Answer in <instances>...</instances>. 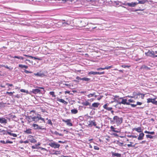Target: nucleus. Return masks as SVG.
I'll list each match as a JSON object with an SVG mask.
<instances>
[{
	"mask_svg": "<svg viewBox=\"0 0 157 157\" xmlns=\"http://www.w3.org/2000/svg\"><path fill=\"white\" fill-rule=\"evenodd\" d=\"M109 119L110 120V123L113 124L116 123L117 126L120 125L123 122V118L119 117L118 116H114L113 119L111 118H109Z\"/></svg>",
	"mask_w": 157,
	"mask_h": 157,
	"instance_id": "1",
	"label": "nucleus"
},
{
	"mask_svg": "<svg viewBox=\"0 0 157 157\" xmlns=\"http://www.w3.org/2000/svg\"><path fill=\"white\" fill-rule=\"evenodd\" d=\"M48 145L51 147L54 148L55 149L56 148H59L60 146V145L59 144H57V143L55 142L49 143Z\"/></svg>",
	"mask_w": 157,
	"mask_h": 157,
	"instance_id": "2",
	"label": "nucleus"
},
{
	"mask_svg": "<svg viewBox=\"0 0 157 157\" xmlns=\"http://www.w3.org/2000/svg\"><path fill=\"white\" fill-rule=\"evenodd\" d=\"M28 117L29 119H32V121H34L35 123H37L39 121L38 115L37 116H34L33 117L31 116H29Z\"/></svg>",
	"mask_w": 157,
	"mask_h": 157,
	"instance_id": "3",
	"label": "nucleus"
},
{
	"mask_svg": "<svg viewBox=\"0 0 157 157\" xmlns=\"http://www.w3.org/2000/svg\"><path fill=\"white\" fill-rule=\"evenodd\" d=\"M32 126L33 127L34 129L35 130H42L44 129V128H42V126H39L37 124H33Z\"/></svg>",
	"mask_w": 157,
	"mask_h": 157,
	"instance_id": "4",
	"label": "nucleus"
},
{
	"mask_svg": "<svg viewBox=\"0 0 157 157\" xmlns=\"http://www.w3.org/2000/svg\"><path fill=\"white\" fill-rule=\"evenodd\" d=\"M89 126H94L96 127V128L99 129L100 127L99 126H96L97 124L95 121H89Z\"/></svg>",
	"mask_w": 157,
	"mask_h": 157,
	"instance_id": "5",
	"label": "nucleus"
},
{
	"mask_svg": "<svg viewBox=\"0 0 157 157\" xmlns=\"http://www.w3.org/2000/svg\"><path fill=\"white\" fill-rule=\"evenodd\" d=\"M7 123V120L6 118L4 117H0V123L5 125Z\"/></svg>",
	"mask_w": 157,
	"mask_h": 157,
	"instance_id": "6",
	"label": "nucleus"
},
{
	"mask_svg": "<svg viewBox=\"0 0 157 157\" xmlns=\"http://www.w3.org/2000/svg\"><path fill=\"white\" fill-rule=\"evenodd\" d=\"M155 53V52L153 51H151L149 50L147 52H145V54L147 56H149L153 58V56Z\"/></svg>",
	"mask_w": 157,
	"mask_h": 157,
	"instance_id": "7",
	"label": "nucleus"
},
{
	"mask_svg": "<svg viewBox=\"0 0 157 157\" xmlns=\"http://www.w3.org/2000/svg\"><path fill=\"white\" fill-rule=\"evenodd\" d=\"M119 101L118 102L119 104L125 105V102L127 100V99H123V98H120L119 99Z\"/></svg>",
	"mask_w": 157,
	"mask_h": 157,
	"instance_id": "8",
	"label": "nucleus"
},
{
	"mask_svg": "<svg viewBox=\"0 0 157 157\" xmlns=\"http://www.w3.org/2000/svg\"><path fill=\"white\" fill-rule=\"evenodd\" d=\"M147 102L149 103L150 102L152 103V104L157 105V101H155L153 98H148L147 99Z\"/></svg>",
	"mask_w": 157,
	"mask_h": 157,
	"instance_id": "9",
	"label": "nucleus"
},
{
	"mask_svg": "<svg viewBox=\"0 0 157 157\" xmlns=\"http://www.w3.org/2000/svg\"><path fill=\"white\" fill-rule=\"evenodd\" d=\"M137 5V2H131V3H126L125 5L131 7H135Z\"/></svg>",
	"mask_w": 157,
	"mask_h": 157,
	"instance_id": "10",
	"label": "nucleus"
},
{
	"mask_svg": "<svg viewBox=\"0 0 157 157\" xmlns=\"http://www.w3.org/2000/svg\"><path fill=\"white\" fill-rule=\"evenodd\" d=\"M62 121L63 122L66 123H67V125L69 126H71L73 125L72 123H71V119H67V120L63 119Z\"/></svg>",
	"mask_w": 157,
	"mask_h": 157,
	"instance_id": "11",
	"label": "nucleus"
},
{
	"mask_svg": "<svg viewBox=\"0 0 157 157\" xmlns=\"http://www.w3.org/2000/svg\"><path fill=\"white\" fill-rule=\"evenodd\" d=\"M59 24L61 23L62 25L63 26H66V25H69L70 23L69 22H68V21H66L65 20H62L61 21L59 22H58Z\"/></svg>",
	"mask_w": 157,
	"mask_h": 157,
	"instance_id": "12",
	"label": "nucleus"
},
{
	"mask_svg": "<svg viewBox=\"0 0 157 157\" xmlns=\"http://www.w3.org/2000/svg\"><path fill=\"white\" fill-rule=\"evenodd\" d=\"M29 140L32 143H35L36 140L33 137V136L31 135H29L28 137Z\"/></svg>",
	"mask_w": 157,
	"mask_h": 157,
	"instance_id": "13",
	"label": "nucleus"
},
{
	"mask_svg": "<svg viewBox=\"0 0 157 157\" xmlns=\"http://www.w3.org/2000/svg\"><path fill=\"white\" fill-rule=\"evenodd\" d=\"M31 92L35 94H40L41 93V90L39 89H33Z\"/></svg>",
	"mask_w": 157,
	"mask_h": 157,
	"instance_id": "14",
	"label": "nucleus"
},
{
	"mask_svg": "<svg viewBox=\"0 0 157 157\" xmlns=\"http://www.w3.org/2000/svg\"><path fill=\"white\" fill-rule=\"evenodd\" d=\"M108 105L109 104L108 103H106L103 105V107L104 109H106L108 111H111L112 109L113 108L112 107H108Z\"/></svg>",
	"mask_w": 157,
	"mask_h": 157,
	"instance_id": "15",
	"label": "nucleus"
},
{
	"mask_svg": "<svg viewBox=\"0 0 157 157\" xmlns=\"http://www.w3.org/2000/svg\"><path fill=\"white\" fill-rule=\"evenodd\" d=\"M112 156L113 157H121V154L116 153L114 152H112Z\"/></svg>",
	"mask_w": 157,
	"mask_h": 157,
	"instance_id": "16",
	"label": "nucleus"
},
{
	"mask_svg": "<svg viewBox=\"0 0 157 157\" xmlns=\"http://www.w3.org/2000/svg\"><path fill=\"white\" fill-rule=\"evenodd\" d=\"M99 104V103H98L94 102L92 104V106H90L89 107V108L91 109H92V107L94 108H98Z\"/></svg>",
	"mask_w": 157,
	"mask_h": 157,
	"instance_id": "17",
	"label": "nucleus"
},
{
	"mask_svg": "<svg viewBox=\"0 0 157 157\" xmlns=\"http://www.w3.org/2000/svg\"><path fill=\"white\" fill-rule=\"evenodd\" d=\"M144 134L142 132L139 134V136L138 137L137 139L138 140H142L144 138Z\"/></svg>",
	"mask_w": 157,
	"mask_h": 157,
	"instance_id": "18",
	"label": "nucleus"
},
{
	"mask_svg": "<svg viewBox=\"0 0 157 157\" xmlns=\"http://www.w3.org/2000/svg\"><path fill=\"white\" fill-rule=\"evenodd\" d=\"M57 101H59L63 103L64 104L67 105V102L65 101L64 100L62 99H59V98H57Z\"/></svg>",
	"mask_w": 157,
	"mask_h": 157,
	"instance_id": "19",
	"label": "nucleus"
},
{
	"mask_svg": "<svg viewBox=\"0 0 157 157\" xmlns=\"http://www.w3.org/2000/svg\"><path fill=\"white\" fill-rule=\"evenodd\" d=\"M82 104L84 106H87V105H90L91 103L88 102L87 101H86L82 103Z\"/></svg>",
	"mask_w": 157,
	"mask_h": 157,
	"instance_id": "20",
	"label": "nucleus"
},
{
	"mask_svg": "<svg viewBox=\"0 0 157 157\" xmlns=\"http://www.w3.org/2000/svg\"><path fill=\"white\" fill-rule=\"evenodd\" d=\"M9 131H11L10 130H9ZM7 132L8 134H9L10 136H12L14 137H16L17 136V134L14 133H11V132H9V130L7 131Z\"/></svg>",
	"mask_w": 157,
	"mask_h": 157,
	"instance_id": "21",
	"label": "nucleus"
},
{
	"mask_svg": "<svg viewBox=\"0 0 157 157\" xmlns=\"http://www.w3.org/2000/svg\"><path fill=\"white\" fill-rule=\"evenodd\" d=\"M32 129L31 128H29L28 129H26V130L24 131V132L25 133L27 134H32Z\"/></svg>",
	"mask_w": 157,
	"mask_h": 157,
	"instance_id": "22",
	"label": "nucleus"
},
{
	"mask_svg": "<svg viewBox=\"0 0 157 157\" xmlns=\"http://www.w3.org/2000/svg\"><path fill=\"white\" fill-rule=\"evenodd\" d=\"M134 129L136 131L138 132H142L141 127H138L137 128H134Z\"/></svg>",
	"mask_w": 157,
	"mask_h": 157,
	"instance_id": "23",
	"label": "nucleus"
},
{
	"mask_svg": "<svg viewBox=\"0 0 157 157\" xmlns=\"http://www.w3.org/2000/svg\"><path fill=\"white\" fill-rule=\"evenodd\" d=\"M11 57L13 58H17L23 60L24 59V58L21 56H12Z\"/></svg>",
	"mask_w": 157,
	"mask_h": 157,
	"instance_id": "24",
	"label": "nucleus"
},
{
	"mask_svg": "<svg viewBox=\"0 0 157 157\" xmlns=\"http://www.w3.org/2000/svg\"><path fill=\"white\" fill-rule=\"evenodd\" d=\"M95 93L94 92L92 94H90L87 95V97L89 98H90V97H93L94 96V97L96 98L97 96V95H95Z\"/></svg>",
	"mask_w": 157,
	"mask_h": 157,
	"instance_id": "25",
	"label": "nucleus"
},
{
	"mask_svg": "<svg viewBox=\"0 0 157 157\" xmlns=\"http://www.w3.org/2000/svg\"><path fill=\"white\" fill-rule=\"evenodd\" d=\"M138 2H137V4H144L146 2H147V0H143L142 1H138Z\"/></svg>",
	"mask_w": 157,
	"mask_h": 157,
	"instance_id": "26",
	"label": "nucleus"
},
{
	"mask_svg": "<svg viewBox=\"0 0 157 157\" xmlns=\"http://www.w3.org/2000/svg\"><path fill=\"white\" fill-rule=\"evenodd\" d=\"M71 113L73 114H75L77 113L78 110L76 109H74L71 110Z\"/></svg>",
	"mask_w": 157,
	"mask_h": 157,
	"instance_id": "27",
	"label": "nucleus"
},
{
	"mask_svg": "<svg viewBox=\"0 0 157 157\" xmlns=\"http://www.w3.org/2000/svg\"><path fill=\"white\" fill-rule=\"evenodd\" d=\"M38 118L39 119V120H40L44 122H45V121L44 119L41 117V116L40 115L38 114Z\"/></svg>",
	"mask_w": 157,
	"mask_h": 157,
	"instance_id": "28",
	"label": "nucleus"
},
{
	"mask_svg": "<svg viewBox=\"0 0 157 157\" xmlns=\"http://www.w3.org/2000/svg\"><path fill=\"white\" fill-rule=\"evenodd\" d=\"M30 57V58L33 59H38L39 60H41L42 59V58H38L36 57H34L32 56Z\"/></svg>",
	"mask_w": 157,
	"mask_h": 157,
	"instance_id": "29",
	"label": "nucleus"
},
{
	"mask_svg": "<svg viewBox=\"0 0 157 157\" xmlns=\"http://www.w3.org/2000/svg\"><path fill=\"white\" fill-rule=\"evenodd\" d=\"M34 74L36 76H37L41 77L42 76L44 75V74H42L39 72H38L36 73H34Z\"/></svg>",
	"mask_w": 157,
	"mask_h": 157,
	"instance_id": "30",
	"label": "nucleus"
},
{
	"mask_svg": "<svg viewBox=\"0 0 157 157\" xmlns=\"http://www.w3.org/2000/svg\"><path fill=\"white\" fill-rule=\"evenodd\" d=\"M54 134H55L56 135H59V136H63V135L61 133H58V132H57V131H55L54 132Z\"/></svg>",
	"mask_w": 157,
	"mask_h": 157,
	"instance_id": "31",
	"label": "nucleus"
},
{
	"mask_svg": "<svg viewBox=\"0 0 157 157\" xmlns=\"http://www.w3.org/2000/svg\"><path fill=\"white\" fill-rule=\"evenodd\" d=\"M90 80V78H85V77L82 78H81V80H82L83 81H88Z\"/></svg>",
	"mask_w": 157,
	"mask_h": 157,
	"instance_id": "32",
	"label": "nucleus"
},
{
	"mask_svg": "<svg viewBox=\"0 0 157 157\" xmlns=\"http://www.w3.org/2000/svg\"><path fill=\"white\" fill-rule=\"evenodd\" d=\"M55 93L54 91H51L49 92V94L52 96V97H55L56 95L54 94Z\"/></svg>",
	"mask_w": 157,
	"mask_h": 157,
	"instance_id": "33",
	"label": "nucleus"
},
{
	"mask_svg": "<svg viewBox=\"0 0 157 157\" xmlns=\"http://www.w3.org/2000/svg\"><path fill=\"white\" fill-rule=\"evenodd\" d=\"M2 66L3 67H5L6 68H7V69H9L10 70H12L13 69V68H12L11 69H10L7 65H2Z\"/></svg>",
	"mask_w": 157,
	"mask_h": 157,
	"instance_id": "34",
	"label": "nucleus"
},
{
	"mask_svg": "<svg viewBox=\"0 0 157 157\" xmlns=\"http://www.w3.org/2000/svg\"><path fill=\"white\" fill-rule=\"evenodd\" d=\"M21 92H22L26 93L27 94L28 93V91L27 90H25L23 89H21L20 90Z\"/></svg>",
	"mask_w": 157,
	"mask_h": 157,
	"instance_id": "35",
	"label": "nucleus"
},
{
	"mask_svg": "<svg viewBox=\"0 0 157 157\" xmlns=\"http://www.w3.org/2000/svg\"><path fill=\"white\" fill-rule=\"evenodd\" d=\"M146 136L147 138H150L151 139H152L153 138L154 136L149 135H146Z\"/></svg>",
	"mask_w": 157,
	"mask_h": 157,
	"instance_id": "36",
	"label": "nucleus"
},
{
	"mask_svg": "<svg viewBox=\"0 0 157 157\" xmlns=\"http://www.w3.org/2000/svg\"><path fill=\"white\" fill-rule=\"evenodd\" d=\"M96 72H94L93 71H91L89 72L88 74L89 75H96Z\"/></svg>",
	"mask_w": 157,
	"mask_h": 157,
	"instance_id": "37",
	"label": "nucleus"
},
{
	"mask_svg": "<svg viewBox=\"0 0 157 157\" xmlns=\"http://www.w3.org/2000/svg\"><path fill=\"white\" fill-rule=\"evenodd\" d=\"M38 148V147H37V144H35V146H32V148L33 149H37Z\"/></svg>",
	"mask_w": 157,
	"mask_h": 157,
	"instance_id": "38",
	"label": "nucleus"
},
{
	"mask_svg": "<svg viewBox=\"0 0 157 157\" xmlns=\"http://www.w3.org/2000/svg\"><path fill=\"white\" fill-rule=\"evenodd\" d=\"M121 67L123 68H126L127 67L128 68H129L130 67V66H128V65H123L121 66Z\"/></svg>",
	"mask_w": 157,
	"mask_h": 157,
	"instance_id": "39",
	"label": "nucleus"
},
{
	"mask_svg": "<svg viewBox=\"0 0 157 157\" xmlns=\"http://www.w3.org/2000/svg\"><path fill=\"white\" fill-rule=\"evenodd\" d=\"M116 143L117 144H119V145H120V146H122L123 144V143H121V142H119V141L118 140H117V143Z\"/></svg>",
	"mask_w": 157,
	"mask_h": 157,
	"instance_id": "40",
	"label": "nucleus"
},
{
	"mask_svg": "<svg viewBox=\"0 0 157 157\" xmlns=\"http://www.w3.org/2000/svg\"><path fill=\"white\" fill-rule=\"evenodd\" d=\"M18 67H20L21 68H24L25 65L23 64H19L18 65Z\"/></svg>",
	"mask_w": 157,
	"mask_h": 157,
	"instance_id": "41",
	"label": "nucleus"
},
{
	"mask_svg": "<svg viewBox=\"0 0 157 157\" xmlns=\"http://www.w3.org/2000/svg\"><path fill=\"white\" fill-rule=\"evenodd\" d=\"M48 124H51L52 125V121L50 119L48 120Z\"/></svg>",
	"mask_w": 157,
	"mask_h": 157,
	"instance_id": "42",
	"label": "nucleus"
},
{
	"mask_svg": "<svg viewBox=\"0 0 157 157\" xmlns=\"http://www.w3.org/2000/svg\"><path fill=\"white\" fill-rule=\"evenodd\" d=\"M24 72L26 74L32 73V72L31 71H29L26 70H25Z\"/></svg>",
	"mask_w": 157,
	"mask_h": 157,
	"instance_id": "43",
	"label": "nucleus"
},
{
	"mask_svg": "<svg viewBox=\"0 0 157 157\" xmlns=\"http://www.w3.org/2000/svg\"><path fill=\"white\" fill-rule=\"evenodd\" d=\"M112 67V66H106L105 67V69L108 70L111 68Z\"/></svg>",
	"mask_w": 157,
	"mask_h": 157,
	"instance_id": "44",
	"label": "nucleus"
},
{
	"mask_svg": "<svg viewBox=\"0 0 157 157\" xmlns=\"http://www.w3.org/2000/svg\"><path fill=\"white\" fill-rule=\"evenodd\" d=\"M13 142L12 141H9L8 140H6V144H12Z\"/></svg>",
	"mask_w": 157,
	"mask_h": 157,
	"instance_id": "45",
	"label": "nucleus"
},
{
	"mask_svg": "<svg viewBox=\"0 0 157 157\" xmlns=\"http://www.w3.org/2000/svg\"><path fill=\"white\" fill-rule=\"evenodd\" d=\"M94 149L96 150H99V148L96 146H94Z\"/></svg>",
	"mask_w": 157,
	"mask_h": 157,
	"instance_id": "46",
	"label": "nucleus"
},
{
	"mask_svg": "<svg viewBox=\"0 0 157 157\" xmlns=\"http://www.w3.org/2000/svg\"><path fill=\"white\" fill-rule=\"evenodd\" d=\"M129 143H130V144H128L127 146L128 147H132V142H130Z\"/></svg>",
	"mask_w": 157,
	"mask_h": 157,
	"instance_id": "47",
	"label": "nucleus"
},
{
	"mask_svg": "<svg viewBox=\"0 0 157 157\" xmlns=\"http://www.w3.org/2000/svg\"><path fill=\"white\" fill-rule=\"evenodd\" d=\"M6 94H10V96H12L13 94V93L12 92H6Z\"/></svg>",
	"mask_w": 157,
	"mask_h": 157,
	"instance_id": "48",
	"label": "nucleus"
},
{
	"mask_svg": "<svg viewBox=\"0 0 157 157\" xmlns=\"http://www.w3.org/2000/svg\"><path fill=\"white\" fill-rule=\"evenodd\" d=\"M1 129H0L1 131L0 132H2L4 134H6V131L4 130H1Z\"/></svg>",
	"mask_w": 157,
	"mask_h": 157,
	"instance_id": "49",
	"label": "nucleus"
},
{
	"mask_svg": "<svg viewBox=\"0 0 157 157\" xmlns=\"http://www.w3.org/2000/svg\"><path fill=\"white\" fill-rule=\"evenodd\" d=\"M142 104V102L138 101L136 103V105H141Z\"/></svg>",
	"mask_w": 157,
	"mask_h": 157,
	"instance_id": "50",
	"label": "nucleus"
},
{
	"mask_svg": "<svg viewBox=\"0 0 157 157\" xmlns=\"http://www.w3.org/2000/svg\"><path fill=\"white\" fill-rule=\"evenodd\" d=\"M110 129L112 131L114 132V131L115 130V128L113 127V126H111L110 127Z\"/></svg>",
	"mask_w": 157,
	"mask_h": 157,
	"instance_id": "51",
	"label": "nucleus"
},
{
	"mask_svg": "<svg viewBox=\"0 0 157 157\" xmlns=\"http://www.w3.org/2000/svg\"><path fill=\"white\" fill-rule=\"evenodd\" d=\"M128 101L129 102H135V101L132 99H129L128 100Z\"/></svg>",
	"mask_w": 157,
	"mask_h": 157,
	"instance_id": "52",
	"label": "nucleus"
},
{
	"mask_svg": "<svg viewBox=\"0 0 157 157\" xmlns=\"http://www.w3.org/2000/svg\"><path fill=\"white\" fill-rule=\"evenodd\" d=\"M6 85H8L9 86H13V84H10L8 83H7L6 84Z\"/></svg>",
	"mask_w": 157,
	"mask_h": 157,
	"instance_id": "53",
	"label": "nucleus"
},
{
	"mask_svg": "<svg viewBox=\"0 0 157 157\" xmlns=\"http://www.w3.org/2000/svg\"><path fill=\"white\" fill-rule=\"evenodd\" d=\"M130 105H131L132 107L133 108L135 107L136 106V104L135 105L134 104H131Z\"/></svg>",
	"mask_w": 157,
	"mask_h": 157,
	"instance_id": "54",
	"label": "nucleus"
},
{
	"mask_svg": "<svg viewBox=\"0 0 157 157\" xmlns=\"http://www.w3.org/2000/svg\"><path fill=\"white\" fill-rule=\"evenodd\" d=\"M155 132H149V134L151 135H154Z\"/></svg>",
	"mask_w": 157,
	"mask_h": 157,
	"instance_id": "55",
	"label": "nucleus"
},
{
	"mask_svg": "<svg viewBox=\"0 0 157 157\" xmlns=\"http://www.w3.org/2000/svg\"><path fill=\"white\" fill-rule=\"evenodd\" d=\"M131 104H130L129 102H127V101H126L125 103V105H131Z\"/></svg>",
	"mask_w": 157,
	"mask_h": 157,
	"instance_id": "56",
	"label": "nucleus"
},
{
	"mask_svg": "<svg viewBox=\"0 0 157 157\" xmlns=\"http://www.w3.org/2000/svg\"><path fill=\"white\" fill-rule=\"evenodd\" d=\"M0 142L1 143H2V144H6V142L4 140H0Z\"/></svg>",
	"mask_w": 157,
	"mask_h": 157,
	"instance_id": "57",
	"label": "nucleus"
},
{
	"mask_svg": "<svg viewBox=\"0 0 157 157\" xmlns=\"http://www.w3.org/2000/svg\"><path fill=\"white\" fill-rule=\"evenodd\" d=\"M58 143H60L64 144V143H65V141H61V140H59V141H58Z\"/></svg>",
	"mask_w": 157,
	"mask_h": 157,
	"instance_id": "58",
	"label": "nucleus"
},
{
	"mask_svg": "<svg viewBox=\"0 0 157 157\" xmlns=\"http://www.w3.org/2000/svg\"><path fill=\"white\" fill-rule=\"evenodd\" d=\"M144 94H142L141 95V98L142 99H144Z\"/></svg>",
	"mask_w": 157,
	"mask_h": 157,
	"instance_id": "59",
	"label": "nucleus"
},
{
	"mask_svg": "<svg viewBox=\"0 0 157 157\" xmlns=\"http://www.w3.org/2000/svg\"><path fill=\"white\" fill-rule=\"evenodd\" d=\"M76 78L77 79V80H81V78H80V77H79L78 76H77L76 77Z\"/></svg>",
	"mask_w": 157,
	"mask_h": 157,
	"instance_id": "60",
	"label": "nucleus"
},
{
	"mask_svg": "<svg viewBox=\"0 0 157 157\" xmlns=\"http://www.w3.org/2000/svg\"><path fill=\"white\" fill-rule=\"evenodd\" d=\"M39 148H40L41 150H46V149L45 148H43L42 147H39Z\"/></svg>",
	"mask_w": 157,
	"mask_h": 157,
	"instance_id": "61",
	"label": "nucleus"
},
{
	"mask_svg": "<svg viewBox=\"0 0 157 157\" xmlns=\"http://www.w3.org/2000/svg\"><path fill=\"white\" fill-rule=\"evenodd\" d=\"M23 55L24 56H26V57H29V58H30V56H32L27 55H25V54H24Z\"/></svg>",
	"mask_w": 157,
	"mask_h": 157,
	"instance_id": "62",
	"label": "nucleus"
},
{
	"mask_svg": "<svg viewBox=\"0 0 157 157\" xmlns=\"http://www.w3.org/2000/svg\"><path fill=\"white\" fill-rule=\"evenodd\" d=\"M29 143V141H28V140H27L24 141L23 142V143H24L25 144H27V143Z\"/></svg>",
	"mask_w": 157,
	"mask_h": 157,
	"instance_id": "63",
	"label": "nucleus"
},
{
	"mask_svg": "<svg viewBox=\"0 0 157 157\" xmlns=\"http://www.w3.org/2000/svg\"><path fill=\"white\" fill-rule=\"evenodd\" d=\"M113 132H120V130H115Z\"/></svg>",
	"mask_w": 157,
	"mask_h": 157,
	"instance_id": "64",
	"label": "nucleus"
}]
</instances>
